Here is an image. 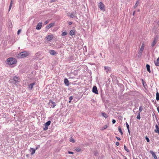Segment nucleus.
I'll return each mask as SVG.
<instances>
[{"mask_svg": "<svg viewBox=\"0 0 159 159\" xmlns=\"http://www.w3.org/2000/svg\"><path fill=\"white\" fill-rule=\"evenodd\" d=\"M42 22L39 23L37 25L36 29L37 30H40L42 27Z\"/></svg>", "mask_w": 159, "mask_h": 159, "instance_id": "nucleus-6", "label": "nucleus"}, {"mask_svg": "<svg viewBox=\"0 0 159 159\" xmlns=\"http://www.w3.org/2000/svg\"><path fill=\"white\" fill-rule=\"evenodd\" d=\"M142 110H139L138 112H139V113L138 114V115L137 116V118L139 120H140V113L142 111Z\"/></svg>", "mask_w": 159, "mask_h": 159, "instance_id": "nucleus-13", "label": "nucleus"}, {"mask_svg": "<svg viewBox=\"0 0 159 159\" xmlns=\"http://www.w3.org/2000/svg\"><path fill=\"white\" fill-rule=\"evenodd\" d=\"M138 111H137L135 113V114H138L139 112H138Z\"/></svg>", "mask_w": 159, "mask_h": 159, "instance_id": "nucleus-51", "label": "nucleus"}, {"mask_svg": "<svg viewBox=\"0 0 159 159\" xmlns=\"http://www.w3.org/2000/svg\"><path fill=\"white\" fill-rule=\"evenodd\" d=\"M124 158H125V159H127L126 158V157L125 156H124Z\"/></svg>", "mask_w": 159, "mask_h": 159, "instance_id": "nucleus-52", "label": "nucleus"}, {"mask_svg": "<svg viewBox=\"0 0 159 159\" xmlns=\"http://www.w3.org/2000/svg\"><path fill=\"white\" fill-rule=\"evenodd\" d=\"M116 145H117V146H119V142H116Z\"/></svg>", "mask_w": 159, "mask_h": 159, "instance_id": "nucleus-46", "label": "nucleus"}, {"mask_svg": "<svg viewBox=\"0 0 159 159\" xmlns=\"http://www.w3.org/2000/svg\"><path fill=\"white\" fill-rule=\"evenodd\" d=\"M68 24L69 25H71L72 24V22H68Z\"/></svg>", "mask_w": 159, "mask_h": 159, "instance_id": "nucleus-48", "label": "nucleus"}, {"mask_svg": "<svg viewBox=\"0 0 159 159\" xmlns=\"http://www.w3.org/2000/svg\"><path fill=\"white\" fill-rule=\"evenodd\" d=\"M48 20H46L44 22V24L45 25H46V24H47L48 23Z\"/></svg>", "mask_w": 159, "mask_h": 159, "instance_id": "nucleus-45", "label": "nucleus"}, {"mask_svg": "<svg viewBox=\"0 0 159 159\" xmlns=\"http://www.w3.org/2000/svg\"><path fill=\"white\" fill-rule=\"evenodd\" d=\"M64 82L65 84L67 85L68 86L69 85V83L68 80L67 79H65Z\"/></svg>", "mask_w": 159, "mask_h": 159, "instance_id": "nucleus-17", "label": "nucleus"}, {"mask_svg": "<svg viewBox=\"0 0 159 159\" xmlns=\"http://www.w3.org/2000/svg\"><path fill=\"white\" fill-rule=\"evenodd\" d=\"M54 23H51L49 24L48 25H47L46 26V28L48 29H49L51 27L53 26L54 25Z\"/></svg>", "mask_w": 159, "mask_h": 159, "instance_id": "nucleus-16", "label": "nucleus"}, {"mask_svg": "<svg viewBox=\"0 0 159 159\" xmlns=\"http://www.w3.org/2000/svg\"><path fill=\"white\" fill-rule=\"evenodd\" d=\"M157 110L159 109V107H157Z\"/></svg>", "mask_w": 159, "mask_h": 159, "instance_id": "nucleus-54", "label": "nucleus"}, {"mask_svg": "<svg viewBox=\"0 0 159 159\" xmlns=\"http://www.w3.org/2000/svg\"><path fill=\"white\" fill-rule=\"evenodd\" d=\"M144 44L143 43H142V45L141 46V47L140 49L139 50L142 51H143L144 49Z\"/></svg>", "mask_w": 159, "mask_h": 159, "instance_id": "nucleus-24", "label": "nucleus"}, {"mask_svg": "<svg viewBox=\"0 0 159 159\" xmlns=\"http://www.w3.org/2000/svg\"><path fill=\"white\" fill-rule=\"evenodd\" d=\"M124 149L125 151H126L127 152H129V149H128L127 148V147H126V146L125 145H124Z\"/></svg>", "mask_w": 159, "mask_h": 159, "instance_id": "nucleus-32", "label": "nucleus"}, {"mask_svg": "<svg viewBox=\"0 0 159 159\" xmlns=\"http://www.w3.org/2000/svg\"><path fill=\"white\" fill-rule=\"evenodd\" d=\"M157 42V40L155 38L152 42V46L153 47L156 44Z\"/></svg>", "mask_w": 159, "mask_h": 159, "instance_id": "nucleus-18", "label": "nucleus"}, {"mask_svg": "<svg viewBox=\"0 0 159 159\" xmlns=\"http://www.w3.org/2000/svg\"><path fill=\"white\" fill-rule=\"evenodd\" d=\"M48 129V126H45V127L43 128V129L44 130H46Z\"/></svg>", "mask_w": 159, "mask_h": 159, "instance_id": "nucleus-39", "label": "nucleus"}, {"mask_svg": "<svg viewBox=\"0 0 159 159\" xmlns=\"http://www.w3.org/2000/svg\"><path fill=\"white\" fill-rule=\"evenodd\" d=\"M156 99L157 101L159 100V93L158 92H157L156 94Z\"/></svg>", "mask_w": 159, "mask_h": 159, "instance_id": "nucleus-29", "label": "nucleus"}, {"mask_svg": "<svg viewBox=\"0 0 159 159\" xmlns=\"http://www.w3.org/2000/svg\"><path fill=\"white\" fill-rule=\"evenodd\" d=\"M92 92L95 93L96 94H98L97 88L96 86H94L93 88Z\"/></svg>", "mask_w": 159, "mask_h": 159, "instance_id": "nucleus-5", "label": "nucleus"}, {"mask_svg": "<svg viewBox=\"0 0 159 159\" xmlns=\"http://www.w3.org/2000/svg\"><path fill=\"white\" fill-rule=\"evenodd\" d=\"M12 5H10L9 8V11L10 10L12 7Z\"/></svg>", "mask_w": 159, "mask_h": 159, "instance_id": "nucleus-43", "label": "nucleus"}, {"mask_svg": "<svg viewBox=\"0 0 159 159\" xmlns=\"http://www.w3.org/2000/svg\"><path fill=\"white\" fill-rule=\"evenodd\" d=\"M140 109H141V107H140L139 108V110H140Z\"/></svg>", "mask_w": 159, "mask_h": 159, "instance_id": "nucleus-56", "label": "nucleus"}, {"mask_svg": "<svg viewBox=\"0 0 159 159\" xmlns=\"http://www.w3.org/2000/svg\"><path fill=\"white\" fill-rule=\"evenodd\" d=\"M116 138L118 140H121L120 139L119 137L116 136Z\"/></svg>", "mask_w": 159, "mask_h": 159, "instance_id": "nucleus-44", "label": "nucleus"}, {"mask_svg": "<svg viewBox=\"0 0 159 159\" xmlns=\"http://www.w3.org/2000/svg\"><path fill=\"white\" fill-rule=\"evenodd\" d=\"M134 159H138L137 158H134Z\"/></svg>", "mask_w": 159, "mask_h": 159, "instance_id": "nucleus-58", "label": "nucleus"}, {"mask_svg": "<svg viewBox=\"0 0 159 159\" xmlns=\"http://www.w3.org/2000/svg\"><path fill=\"white\" fill-rule=\"evenodd\" d=\"M157 111H158V112L159 113V110H157Z\"/></svg>", "mask_w": 159, "mask_h": 159, "instance_id": "nucleus-59", "label": "nucleus"}, {"mask_svg": "<svg viewBox=\"0 0 159 159\" xmlns=\"http://www.w3.org/2000/svg\"><path fill=\"white\" fill-rule=\"evenodd\" d=\"M135 11H134L133 14V16H134L135 15Z\"/></svg>", "mask_w": 159, "mask_h": 159, "instance_id": "nucleus-49", "label": "nucleus"}, {"mask_svg": "<svg viewBox=\"0 0 159 159\" xmlns=\"http://www.w3.org/2000/svg\"><path fill=\"white\" fill-rule=\"evenodd\" d=\"M53 38L52 35H49L47 36L46 37V39L48 41H50Z\"/></svg>", "mask_w": 159, "mask_h": 159, "instance_id": "nucleus-8", "label": "nucleus"}, {"mask_svg": "<svg viewBox=\"0 0 159 159\" xmlns=\"http://www.w3.org/2000/svg\"><path fill=\"white\" fill-rule=\"evenodd\" d=\"M11 110V112H13V113H14V110H13V111H12V110Z\"/></svg>", "mask_w": 159, "mask_h": 159, "instance_id": "nucleus-53", "label": "nucleus"}, {"mask_svg": "<svg viewBox=\"0 0 159 159\" xmlns=\"http://www.w3.org/2000/svg\"><path fill=\"white\" fill-rule=\"evenodd\" d=\"M36 83L35 82H34L28 85V88L29 89L31 90L33 88V86Z\"/></svg>", "mask_w": 159, "mask_h": 159, "instance_id": "nucleus-7", "label": "nucleus"}, {"mask_svg": "<svg viewBox=\"0 0 159 159\" xmlns=\"http://www.w3.org/2000/svg\"><path fill=\"white\" fill-rule=\"evenodd\" d=\"M146 68L147 71L149 73L151 72V70L150 69V66L148 64H147Z\"/></svg>", "mask_w": 159, "mask_h": 159, "instance_id": "nucleus-23", "label": "nucleus"}, {"mask_svg": "<svg viewBox=\"0 0 159 159\" xmlns=\"http://www.w3.org/2000/svg\"><path fill=\"white\" fill-rule=\"evenodd\" d=\"M143 51L139 50L138 54V56L139 57H140L142 56Z\"/></svg>", "mask_w": 159, "mask_h": 159, "instance_id": "nucleus-21", "label": "nucleus"}, {"mask_svg": "<svg viewBox=\"0 0 159 159\" xmlns=\"http://www.w3.org/2000/svg\"><path fill=\"white\" fill-rule=\"evenodd\" d=\"M155 127L156 129L154 130L156 133H157L159 134V127L157 124L155 125Z\"/></svg>", "mask_w": 159, "mask_h": 159, "instance_id": "nucleus-9", "label": "nucleus"}, {"mask_svg": "<svg viewBox=\"0 0 159 159\" xmlns=\"http://www.w3.org/2000/svg\"><path fill=\"white\" fill-rule=\"evenodd\" d=\"M70 35L72 36L75 34V31L74 30H71L70 32Z\"/></svg>", "mask_w": 159, "mask_h": 159, "instance_id": "nucleus-28", "label": "nucleus"}, {"mask_svg": "<svg viewBox=\"0 0 159 159\" xmlns=\"http://www.w3.org/2000/svg\"><path fill=\"white\" fill-rule=\"evenodd\" d=\"M126 127L128 130V133H129V134H130V131L129 130V125L126 122Z\"/></svg>", "mask_w": 159, "mask_h": 159, "instance_id": "nucleus-26", "label": "nucleus"}, {"mask_svg": "<svg viewBox=\"0 0 159 159\" xmlns=\"http://www.w3.org/2000/svg\"><path fill=\"white\" fill-rule=\"evenodd\" d=\"M141 80L142 81L143 85L144 87H145V84L146 85V82L144 81L143 79H142Z\"/></svg>", "mask_w": 159, "mask_h": 159, "instance_id": "nucleus-34", "label": "nucleus"}, {"mask_svg": "<svg viewBox=\"0 0 159 159\" xmlns=\"http://www.w3.org/2000/svg\"><path fill=\"white\" fill-rule=\"evenodd\" d=\"M49 103H51L52 104L51 107L52 108L56 106V103H55V102H54L53 101H52L51 100H49Z\"/></svg>", "mask_w": 159, "mask_h": 159, "instance_id": "nucleus-10", "label": "nucleus"}, {"mask_svg": "<svg viewBox=\"0 0 159 159\" xmlns=\"http://www.w3.org/2000/svg\"><path fill=\"white\" fill-rule=\"evenodd\" d=\"M107 127H108V126H107V125H104V126L102 128V130H104L106 129H107Z\"/></svg>", "mask_w": 159, "mask_h": 159, "instance_id": "nucleus-31", "label": "nucleus"}, {"mask_svg": "<svg viewBox=\"0 0 159 159\" xmlns=\"http://www.w3.org/2000/svg\"><path fill=\"white\" fill-rule=\"evenodd\" d=\"M70 142H72L73 143H74L75 142V140L74 139H72L70 140Z\"/></svg>", "mask_w": 159, "mask_h": 159, "instance_id": "nucleus-38", "label": "nucleus"}, {"mask_svg": "<svg viewBox=\"0 0 159 159\" xmlns=\"http://www.w3.org/2000/svg\"><path fill=\"white\" fill-rule=\"evenodd\" d=\"M104 69H105V70H106V72H107V73L109 71V70H110V68L108 67L105 66Z\"/></svg>", "mask_w": 159, "mask_h": 159, "instance_id": "nucleus-25", "label": "nucleus"}, {"mask_svg": "<svg viewBox=\"0 0 159 159\" xmlns=\"http://www.w3.org/2000/svg\"><path fill=\"white\" fill-rule=\"evenodd\" d=\"M51 124V121L49 120L45 124V125L48 127Z\"/></svg>", "mask_w": 159, "mask_h": 159, "instance_id": "nucleus-27", "label": "nucleus"}, {"mask_svg": "<svg viewBox=\"0 0 159 159\" xmlns=\"http://www.w3.org/2000/svg\"><path fill=\"white\" fill-rule=\"evenodd\" d=\"M29 55L28 53L26 52H20L18 55L17 57L19 58H23L26 57Z\"/></svg>", "mask_w": 159, "mask_h": 159, "instance_id": "nucleus-2", "label": "nucleus"}, {"mask_svg": "<svg viewBox=\"0 0 159 159\" xmlns=\"http://www.w3.org/2000/svg\"><path fill=\"white\" fill-rule=\"evenodd\" d=\"M73 99V97L72 96H70L69 98V102H70Z\"/></svg>", "mask_w": 159, "mask_h": 159, "instance_id": "nucleus-36", "label": "nucleus"}, {"mask_svg": "<svg viewBox=\"0 0 159 159\" xmlns=\"http://www.w3.org/2000/svg\"><path fill=\"white\" fill-rule=\"evenodd\" d=\"M30 149L32 150L31 154L32 155L35 153L36 150L37 149V147H36L35 149L33 148H30Z\"/></svg>", "mask_w": 159, "mask_h": 159, "instance_id": "nucleus-14", "label": "nucleus"}, {"mask_svg": "<svg viewBox=\"0 0 159 159\" xmlns=\"http://www.w3.org/2000/svg\"><path fill=\"white\" fill-rule=\"evenodd\" d=\"M150 152L152 154V157H154V159H157V157L154 152H153L152 151H150Z\"/></svg>", "mask_w": 159, "mask_h": 159, "instance_id": "nucleus-11", "label": "nucleus"}, {"mask_svg": "<svg viewBox=\"0 0 159 159\" xmlns=\"http://www.w3.org/2000/svg\"><path fill=\"white\" fill-rule=\"evenodd\" d=\"M140 2H139V0H138L137 1L136 3L135 4V5L134 6V8H135L137 7V6H138L139 5V4Z\"/></svg>", "mask_w": 159, "mask_h": 159, "instance_id": "nucleus-12", "label": "nucleus"}, {"mask_svg": "<svg viewBox=\"0 0 159 159\" xmlns=\"http://www.w3.org/2000/svg\"><path fill=\"white\" fill-rule=\"evenodd\" d=\"M20 80L16 76H14L13 79H12L11 81V83H12L14 84H16L17 82H19Z\"/></svg>", "mask_w": 159, "mask_h": 159, "instance_id": "nucleus-3", "label": "nucleus"}, {"mask_svg": "<svg viewBox=\"0 0 159 159\" xmlns=\"http://www.w3.org/2000/svg\"><path fill=\"white\" fill-rule=\"evenodd\" d=\"M68 153L69 154H74V152H71V151H69L68 152Z\"/></svg>", "mask_w": 159, "mask_h": 159, "instance_id": "nucleus-42", "label": "nucleus"}, {"mask_svg": "<svg viewBox=\"0 0 159 159\" xmlns=\"http://www.w3.org/2000/svg\"><path fill=\"white\" fill-rule=\"evenodd\" d=\"M13 0H11V2H10V5H12V3H12Z\"/></svg>", "mask_w": 159, "mask_h": 159, "instance_id": "nucleus-47", "label": "nucleus"}, {"mask_svg": "<svg viewBox=\"0 0 159 159\" xmlns=\"http://www.w3.org/2000/svg\"><path fill=\"white\" fill-rule=\"evenodd\" d=\"M101 115L103 117L106 118H107L108 117V116L107 114L104 112H102L101 113Z\"/></svg>", "mask_w": 159, "mask_h": 159, "instance_id": "nucleus-22", "label": "nucleus"}, {"mask_svg": "<svg viewBox=\"0 0 159 159\" xmlns=\"http://www.w3.org/2000/svg\"><path fill=\"white\" fill-rule=\"evenodd\" d=\"M49 53L52 55H54L56 54V52L54 50H50L49 51Z\"/></svg>", "mask_w": 159, "mask_h": 159, "instance_id": "nucleus-19", "label": "nucleus"}, {"mask_svg": "<svg viewBox=\"0 0 159 159\" xmlns=\"http://www.w3.org/2000/svg\"><path fill=\"white\" fill-rule=\"evenodd\" d=\"M98 7L100 9V10H102L105 9V5L101 2H100L98 4Z\"/></svg>", "mask_w": 159, "mask_h": 159, "instance_id": "nucleus-4", "label": "nucleus"}, {"mask_svg": "<svg viewBox=\"0 0 159 159\" xmlns=\"http://www.w3.org/2000/svg\"><path fill=\"white\" fill-rule=\"evenodd\" d=\"M67 33L66 32H64L62 33L61 35L62 36H64L67 35Z\"/></svg>", "mask_w": 159, "mask_h": 159, "instance_id": "nucleus-35", "label": "nucleus"}, {"mask_svg": "<svg viewBox=\"0 0 159 159\" xmlns=\"http://www.w3.org/2000/svg\"><path fill=\"white\" fill-rule=\"evenodd\" d=\"M145 138L146 139V140L148 142H150V139L148 137H147V136H146L145 137Z\"/></svg>", "mask_w": 159, "mask_h": 159, "instance_id": "nucleus-37", "label": "nucleus"}, {"mask_svg": "<svg viewBox=\"0 0 159 159\" xmlns=\"http://www.w3.org/2000/svg\"><path fill=\"white\" fill-rule=\"evenodd\" d=\"M76 151L77 152H80L81 151V149L80 148H77L75 149Z\"/></svg>", "mask_w": 159, "mask_h": 159, "instance_id": "nucleus-33", "label": "nucleus"}, {"mask_svg": "<svg viewBox=\"0 0 159 159\" xmlns=\"http://www.w3.org/2000/svg\"><path fill=\"white\" fill-rule=\"evenodd\" d=\"M112 123L113 124H115L116 123V120L115 119H113L112 120Z\"/></svg>", "mask_w": 159, "mask_h": 159, "instance_id": "nucleus-40", "label": "nucleus"}, {"mask_svg": "<svg viewBox=\"0 0 159 159\" xmlns=\"http://www.w3.org/2000/svg\"><path fill=\"white\" fill-rule=\"evenodd\" d=\"M69 16L71 18H73L75 17V14L74 12H73L72 13H69Z\"/></svg>", "mask_w": 159, "mask_h": 159, "instance_id": "nucleus-15", "label": "nucleus"}, {"mask_svg": "<svg viewBox=\"0 0 159 159\" xmlns=\"http://www.w3.org/2000/svg\"><path fill=\"white\" fill-rule=\"evenodd\" d=\"M98 154V152H96L94 154V155H95V156H96Z\"/></svg>", "mask_w": 159, "mask_h": 159, "instance_id": "nucleus-50", "label": "nucleus"}, {"mask_svg": "<svg viewBox=\"0 0 159 159\" xmlns=\"http://www.w3.org/2000/svg\"><path fill=\"white\" fill-rule=\"evenodd\" d=\"M7 63L10 65L14 64L17 62L16 59L13 57H10L7 60Z\"/></svg>", "mask_w": 159, "mask_h": 159, "instance_id": "nucleus-1", "label": "nucleus"}, {"mask_svg": "<svg viewBox=\"0 0 159 159\" xmlns=\"http://www.w3.org/2000/svg\"><path fill=\"white\" fill-rule=\"evenodd\" d=\"M140 11V10L139 9L138 10V11H139V12Z\"/></svg>", "mask_w": 159, "mask_h": 159, "instance_id": "nucleus-55", "label": "nucleus"}, {"mask_svg": "<svg viewBox=\"0 0 159 159\" xmlns=\"http://www.w3.org/2000/svg\"><path fill=\"white\" fill-rule=\"evenodd\" d=\"M155 64L156 66H159V57H158L157 61L155 62Z\"/></svg>", "mask_w": 159, "mask_h": 159, "instance_id": "nucleus-20", "label": "nucleus"}, {"mask_svg": "<svg viewBox=\"0 0 159 159\" xmlns=\"http://www.w3.org/2000/svg\"><path fill=\"white\" fill-rule=\"evenodd\" d=\"M21 29L19 30L17 32V34H20V32H21Z\"/></svg>", "mask_w": 159, "mask_h": 159, "instance_id": "nucleus-41", "label": "nucleus"}, {"mask_svg": "<svg viewBox=\"0 0 159 159\" xmlns=\"http://www.w3.org/2000/svg\"><path fill=\"white\" fill-rule=\"evenodd\" d=\"M118 130L121 135H123V132L121 127L119 126L118 127Z\"/></svg>", "mask_w": 159, "mask_h": 159, "instance_id": "nucleus-30", "label": "nucleus"}, {"mask_svg": "<svg viewBox=\"0 0 159 159\" xmlns=\"http://www.w3.org/2000/svg\"><path fill=\"white\" fill-rule=\"evenodd\" d=\"M133 112H134V113L135 112V111H134V110H133Z\"/></svg>", "mask_w": 159, "mask_h": 159, "instance_id": "nucleus-57", "label": "nucleus"}]
</instances>
